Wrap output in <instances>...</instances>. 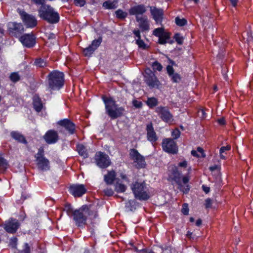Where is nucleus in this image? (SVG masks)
I'll return each mask as SVG.
<instances>
[{"mask_svg":"<svg viewBox=\"0 0 253 253\" xmlns=\"http://www.w3.org/2000/svg\"><path fill=\"white\" fill-rule=\"evenodd\" d=\"M116 172L114 170L108 171L106 175H104V180L107 184H112L115 180Z\"/></svg>","mask_w":253,"mask_h":253,"instance_id":"a878e982","label":"nucleus"},{"mask_svg":"<svg viewBox=\"0 0 253 253\" xmlns=\"http://www.w3.org/2000/svg\"><path fill=\"white\" fill-rule=\"evenodd\" d=\"M217 121L218 124L220 125H224L225 124V120L223 118L218 119Z\"/></svg>","mask_w":253,"mask_h":253,"instance_id":"0e129e2a","label":"nucleus"},{"mask_svg":"<svg viewBox=\"0 0 253 253\" xmlns=\"http://www.w3.org/2000/svg\"><path fill=\"white\" fill-rule=\"evenodd\" d=\"M77 150L79 155L84 158L88 157V153L86 149L83 144H78L77 146Z\"/></svg>","mask_w":253,"mask_h":253,"instance_id":"c85d7f7f","label":"nucleus"},{"mask_svg":"<svg viewBox=\"0 0 253 253\" xmlns=\"http://www.w3.org/2000/svg\"><path fill=\"white\" fill-rule=\"evenodd\" d=\"M153 35L159 38L158 43L161 44H165L167 42L172 43V41H169L171 34L166 31L163 27L155 29L153 31Z\"/></svg>","mask_w":253,"mask_h":253,"instance_id":"1a4fd4ad","label":"nucleus"},{"mask_svg":"<svg viewBox=\"0 0 253 253\" xmlns=\"http://www.w3.org/2000/svg\"><path fill=\"white\" fill-rule=\"evenodd\" d=\"M85 0H74V3L77 6L82 7L85 4Z\"/></svg>","mask_w":253,"mask_h":253,"instance_id":"de8ad7c7","label":"nucleus"},{"mask_svg":"<svg viewBox=\"0 0 253 253\" xmlns=\"http://www.w3.org/2000/svg\"><path fill=\"white\" fill-rule=\"evenodd\" d=\"M144 81L147 85L151 89H160L162 87V83L155 73L150 69L145 70L144 75Z\"/></svg>","mask_w":253,"mask_h":253,"instance_id":"423d86ee","label":"nucleus"},{"mask_svg":"<svg viewBox=\"0 0 253 253\" xmlns=\"http://www.w3.org/2000/svg\"><path fill=\"white\" fill-rule=\"evenodd\" d=\"M212 205L211 200L210 199H207L205 201V207L207 209L211 207Z\"/></svg>","mask_w":253,"mask_h":253,"instance_id":"6e6d98bb","label":"nucleus"},{"mask_svg":"<svg viewBox=\"0 0 253 253\" xmlns=\"http://www.w3.org/2000/svg\"><path fill=\"white\" fill-rule=\"evenodd\" d=\"M189 180V177L188 175H186L183 177L182 182L184 184H187Z\"/></svg>","mask_w":253,"mask_h":253,"instance_id":"bf43d9fd","label":"nucleus"},{"mask_svg":"<svg viewBox=\"0 0 253 253\" xmlns=\"http://www.w3.org/2000/svg\"><path fill=\"white\" fill-rule=\"evenodd\" d=\"M102 41V38L101 37H99L97 39L93 40L90 45L94 48L95 50L100 45Z\"/></svg>","mask_w":253,"mask_h":253,"instance_id":"72a5a7b5","label":"nucleus"},{"mask_svg":"<svg viewBox=\"0 0 253 253\" xmlns=\"http://www.w3.org/2000/svg\"><path fill=\"white\" fill-rule=\"evenodd\" d=\"M136 43L138 45L139 47L143 49H145L147 47L146 44H145L144 42L141 39H136Z\"/></svg>","mask_w":253,"mask_h":253,"instance_id":"58836bf2","label":"nucleus"},{"mask_svg":"<svg viewBox=\"0 0 253 253\" xmlns=\"http://www.w3.org/2000/svg\"><path fill=\"white\" fill-rule=\"evenodd\" d=\"M96 165L101 168H106L111 164L109 156L104 153L98 152L94 157Z\"/></svg>","mask_w":253,"mask_h":253,"instance_id":"ddd939ff","label":"nucleus"},{"mask_svg":"<svg viewBox=\"0 0 253 253\" xmlns=\"http://www.w3.org/2000/svg\"><path fill=\"white\" fill-rule=\"evenodd\" d=\"M220 168V166L218 165H214L213 166L210 167L209 169L211 171H213L215 170L218 169Z\"/></svg>","mask_w":253,"mask_h":253,"instance_id":"052dcab7","label":"nucleus"},{"mask_svg":"<svg viewBox=\"0 0 253 253\" xmlns=\"http://www.w3.org/2000/svg\"><path fill=\"white\" fill-rule=\"evenodd\" d=\"M231 149L230 146H222L220 148L219 152L225 153L226 151H229Z\"/></svg>","mask_w":253,"mask_h":253,"instance_id":"5fc2aeb1","label":"nucleus"},{"mask_svg":"<svg viewBox=\"0 0 253 253\" xmlns=\"http://www.w3.org/2000/svg\"><path fill=\"white\" fill-rule=\"evenodd\" d=\"M146 131L147 140L154 145L158 140V137L151 123L147 125Z\"/></svg>","mask_w":253,"mask_h":253,"instance_id":"6ab92c4d","label":"nucleus"},{"mask_svg":"<svg viewBox=\"0 0 253 253\" xmlns=\"http://www.w3.org/2000/svg\"><path fill=\"white\" fill-rule=\"evenodd\" d=\"M39 15L49 23L54 24L59 21V15L49 5H42L38 10Z\"/></svg>","mask_w":253,"mask_h":253,"instance_id":"7ed1b4c3","label":"nucleus"},{"mask_svg":"<svg viewBox=\"0 0 253 253\" xmlns=\"http://www.w3.org/2000/svg\"><path fill=\"white\" fill-rule=\"evenodd\" d=\"M116 16L117 18L124 19L127 16V13L122 9H118L115 11Z\"/></svg>","mask_w":253,"mask_h":253,"instance_id":"473e14b6","label":"nucleus"},{"mask_svg":"<svg viewBox=\"0 0 253 253\" xmlns=\"http://www.w3.org/2000/svg\"><path fill=\"white\" fill-rule=\"evenodd\" d=\"M69 191L75 197H80L86 192V189L83 184H74L70 187Z\"/></svg>","mask_w":253,"mask_h":253,"instance_id":"f3484780","label":"nucleus"},{"mask_svg":"<svg viewBox=\"0 0 253 253\" xmlns=\"http://www.w3.org/2000/svg\"><path fill=\"white\" fill-rule=\"evenodd\" d=\"M10 79L13 82H17L20 80V76L17 73H12L10 76Z\"/></svg>","mask_w":253,"mask_h":253,"instance_id":"79ce46f5","label":"nucleus"},{"mask_svg":"<svg viewBox=\"0 0 253 253\" xmlns=\"http://www.w3.org/2000/svg\"><path fill=\"white\" fill-rule=\"evenodd\" d=\"M131 189L136 199L145 201L150 198L149 189L144 182H135L132 183Z\"/></svg>","mask_w":253,"mask_h":253,"instance_id":"39448f33","label":"nucleus"},{"mask_svg":"<svg viewBox=\"0 0 253 253\" xmlns=\"http://www.w3.org/2000/svg\"><path fill=\"white\" fill-rule=\"evenodd\" d=\"M152 66L154 70L161 71L163 69L162 65L158 61L153 62Z\"/></svg>","mask_w":253,"mask_h":253,"instance_id":"4c0bfd02","label":"nucleus"},{"mask_svg":"<svg viewBox=\"0 0 253 253\" xmlns=\"http://www.w3.org/2000/svg\"><path fill=\"white\" fill-rule=\"evenodd\" d=\"M180 135V132L178 128H175L171 132V136L174 139H177Z\"/></svg>","mask_w":253,"mask_h":253,"instance_id":"c03bdc74","label":"nucleus"},{"mask_svg":"<svg viewBox=\"0 0 253 253\" xmlns=\"http://www.w3.org/2000/svg\"><path fill=\"white\" fill-rule=\"evenodd\" d=\"M95 51L94 48H93L90 45H89L87 47L84 48V53L85 56H90L93 52Z\"/></svg>","mask_w":253,"mask_h":253,"instance_id":"f704fd0d","label":"nucleus"},{"mask_svg":"<svg viewBox=\"0 0 253 253\" xmlns=\"http://www.w3.org/2000/svg\"><path fill=\"white\" fill-rule=\"evenodd\" d=\"M20 15L23 22L27 28H33L37 24V21L35 16L27 14L25 11H20Z\"/></svg>","mask_w":253,"mask_h":253,"instance_id":"4468645a","label":"nucleus"},{"mask_svg":"<svg viewBox=\"0 0 253 253\" xmlns=\"http://www.w3.org/2000/svg\"><path fill=\"white\" fill-rule=\"evenodd\" d=\"M35 3L38 5H45V0H32Z\"/></svg>","mask_w":253,"mask_h":253,"instance_id":"4d7b16f0","label":"nucleus"},{"mask_svg":"<svg viewBox=\"0 0 253 253\" xmlns=\"http://www.w3.org/2000/svg\"><path fill=\"white\" fill-rule=\"evenodd\" d=\"M19 41L24 46L28 47H31L35 44V38L32 34H25L21 36Z\"/></svg>","mask_w":253,"mask_h":253,"instance_id":"412c9836","label":"nucleus"},{"mask_svg":"<svg viewBox=\"0 0 253 253\" xmlns=\"http://www.w3.org/2000/svg\"><path fill=\"white\" fill-rule=\"evenodd\" d=\"M120 176L122 179L125 180L126 182H129V180L125 174L121 173Z\"/></svg>","mask_w":253,"mask_h":253,"instance_id":"680f3d73","label":"nucleus"},{"mask_svg":"<svg viewBox=\"0 0 253 253\" xmlns=\"http://www.w3.org/2000/svg\"><path fill=\"white\" fill-rule=\"evenodd\" d=\"M35 157L39 169L42 170H48L49 169V161L44 156V149L40 147Z\"/></svg>","mask_w":253,"mask_h":253,"instance_id":"6e6552de","label":"nucleus"},{"mask_svg":"<svg viewBox=\"0 0 253 253\" xmlns=\"http://www.w3.org/2000/svg\"><path fill=\"white\" fill-rule=\"evenodd\" d=\"M146 11V8L143 4H138L130 8L128 10L129 14L130 15H135L138 16V15H142Z\"/></svg>","mask_w":253,"mask_h":253,"instance_id":"5701e85b","label":"nucleus"},{"mask_svg":"<svg viewBox=\"0 0 253 253\" xmlns=\"http://www.w3.org/2000/svg\"><path fill=\"white\" fill-rule=\"evenodd\" d=\"M174 39L178 44H182L183 41V37L179 33H176L174 36Z\"/></svg>","mask_w":253,"mask_h":253,"instance_id":"a19ab883","label":"nucleus"},{"mask_svg":"<svg viewBox=\"0 0 253 253\" xmlns=\"http://www.w3.org/2000/svg\"><path fill=\"white\" fill-rule=\"evenodd\" d=\"M173 83H177L181 81V77L178 73H175L169 76Z\"/></svg>","mask_w":253,"mask_h":253,"instance_id":"c9c22d12","label":"nucleus"},{"mask_svg":"<svg viewBox=\"0 0 253 253\" xmlns=\"http://www.w3.org/2000/svg\"><path fill=\"white\" fill-rule=\"evenodd\" d=\"M11 136L13 138L20 142L23 143H26V140L25 137L19 132L12 131L11 132Z\"/></svg>","mask_w":253,"mask_h":253,"instance_id":"cd10ccee","label":"nucleus"},{"mask_svg":"<svg viewBox=\"0 0 253 253\" xmlns=\"http://www.w3.org/2000/svg\"><path fill=\"white\" fill-rule=\"evenodd\" d=\"M162 148L164 151L170 154H176L178 147L175 142L171 138H165L163 140Z\"/></svg>","mask_w":253,"mask_h":253,"instance_id":"f8f14e48","label":"nucleus"},{"mask_svg":"<svg viewBox=\"0 0 253 253\" xmlns=\"http://www.w3.org/2000/svg\"><path fill=\"white\" fill-rule=\"evenodd\" d=\"M178 165L181 168H186L187 166V162L186 160H184L182 162H179Z\"/></svg>","mask_w":253,"mask_h":253,"instance_id":"13d9d810","label":"nucleus"},{"mask_svg":"<svg viewBox=\"0 0 253 253\" xmlns=\"http://www.w3.org/2000/svg\"><path fill=\"white\" fill-rule=\"evenodd\" d=\"M102 99L105 105L106 113L112 119H115L123 115L125 111L124 108L119 107L112 97L103 96Z\"/></svg>","mask_w":253,"mask_h":253,"instance_id":"f03ea898","label":"nucleus"},{"mask_svg":"<svg viewBox=\"0 0 253 253\" xmlns=\"http://www.w3.org/2000/svg\"><path fill=\"white\" fill-rule=\"evenodd\" d=\"M47 78L50 90H59L64 85V74L62 72L53 71L48 75Z\"/></svg>","mask_w":253,"mask_h":253,"instance_id":"20e7f679","label":"nucleus"},{"mask_svg":"<svg viewBox=\"0 0 253 253\" xmlns=\"http://www.w3.org/2000/svg\"><path fill=\"white\" fill-rule=\"evenodd\" d=\"M33 104L34 109L37 112H41L43 108V104L41 99L38 95H36L33 97Z\"/></svg>","mask_w":253,"mask_h":253,"instance_id":"393cba45","label":"nucleus"},{"mask_svg":"<svg viewBox=\"0 0 253 253\" xmlns=\"http://www.w3.org/2000/svg\"><path fill=\"white\" fill-rule=\"evenodd\" d=\"M57 124L65 128L70 134H73L75 133V125L71 120L64 119L59 121Z\"/></svg>","mask_w":253,"mask_h":253,"instance_id":"a211bd4d","label":"nucleus"},{"mask_svg":"<svg viewBox=\"0 0 253 253\" xmlns=\"http://www.w3.org/2000/svg\"><path fill=\"white\" fill-rule=\"evenodd\" d=\"M17 242V239L15 237H13L10 239V245L13 248H15Z\"/></svg>","mask_w":253,"mask_h":253,"instance_id":"09e8293b","label":"nucleus"},{"mask_svg":"<svg viewBox=\"0 0 253 253\" xmlns=\"http://www.w3.org/2000/svg\"><path fill=\"white\" fill-rule=\"evenodd\" d=\"M20 226L18 221L15 219L11 218L6 221L3 224L5 230L9 233H14Z\"/></svg>","mask_w":253,"mask_h":253,"instance_id":"dca6fc26","label":"nucleus"},{"mask_svg":"<svg viewBox=\"0 0 253 253\" xmlns=\"http://www.w3.org/2000/svg\"><path fill=\"white\" fill-rule=\"evenodd\" d=\"M133 33L134 35L135 38H136V39H141L140 32L139 30L134 29L133 31Z\"/></svg>","mask_w":253,"mask_h":253,"instance_id":"864d4df0","label":"nucleus"},{"mask_svg":"<svg viewBox=\"0 0 253 253\" xmlns=\"http://www.w3.org/2000/svg\"><path fill=\"white\" fill-rule=\"evenodd\" d=\"M181 173L178 171L176 167H172L169 170V178L173 180L178 185V188L184 193H187L189 189V186L187 184L185 186L182 185L181 183Z\"/></svg>","mask_w":253,"mask_h":253,"instance_id":"0eeeda50","label":"nucleus"},{"mask_svg":"<svg viewBox=\"0 0 253 253\" xmlns=\"http://www.w3.org/2000/svg\"><path fill=\"white\" fill-rule=\"evenodd\" d=\"M191 154L193 156L197 157V158H199V157L204 158L206 157V155L204 153L203 149L200 147H198L197 148L196 150H192Z\"/></svg>","mask_w":253,"mask_h":253,"instance_id":"c756f323","label":"nucleus"},{"mask_svg":"<svg viewBox=\"0 0 253 253\" xmlns=\"http://www.w3.org/2000/svg\"><path fill=\"white\" fill-rule=\"evenodd\" d=\"M167 71L169 76L174 73V69L171 65L167 66Z\"/></svg>","mask_w":253,"mask_h":253,"instance_id":"3c124183","label":"nucleus"},{"mask_svg":"<svg viewBox=\"0 0 253 253\" xmlns=\"http://www.w3.org/2000/svg\"><path fill=\"white\" fill-rule=\"evenodd\" d=\"M118 0H108L103 3V6L105 9H115L117 7Z\"/></svg>","mask_w":253,"mask_h":253,"instance_id":"bb28decb","label":"nucleus"},{"mask_svg":"<svg viewBox=\"0 0 253 253\" xmlns=\"http://www.w3.org/2000/svg\"><path fill=\"white\" fill-rule=\"evenodd\" d=\"M136 20L139 23V27L142 31L149 30V24L147 18L136 16Z\"/></svg>","mask_w":253,"mask_h":253,"instance_id":"b1692460","label":"nucleus"},{"mask_svg":"<svg viewBox=\"0 0 253 253\" xmlns=\"http://www.w3.org/2000/svg\"><path fill=\"white\" fill-rule=\"evenodd\" d=\"M151 14L154 20L157 23L162 21L164 15V10L162 8H158L155 6H151L150 8Z\"/></svg>","mask_w":253,"mask_h":253,"instance_id":"aec40b11","label":"nucleus"},{"mask_svg":"<svg viewBox=\"0 0 253 253\" xmlns=\"http://www.w3.org/2000/svg\"><path fill=\"white\" fill-rule=\"evenodd\" d=\"M115 190L118 193L124 192L126 189V185L118 181L115 184Z\"/></svg>","mask_w":253,"mask_h":253,"instance_id":"2f4dec72","label":"nucleus"},{"mask_svg":"<svg viewBox=\"0 0 253 253\" xmlns=\"http://www.w3.org/2000/svg\"><path fill=\"white\" fill-rule=\"evenodd\" d=\"M155 112L164 122L171 123L173 121V116L168 107L161 106L157 107Z\"/></svg>","mask_w":253,"mask_h":253,"instance_id":"9b49d317","label":"nucleus"},{"mask_svg":"<svg viewBox=\"0 0 253 253\" xmlns=\"http://www.w3.org/2000/svg\"><path fill=\"white\" fill-rule=\"evenodd\" d=\"M158 100L156 97H149L147 99V101L146 102V104L149 108H152L158 104Z\"/></svg>","mask_w":253,"mask_h":253,"instance_id":"7c9ffc66","label":"nucleus"},{"mask_svg":"<svg viewBox=\"0 0 253 253\" xmlns=\"http://www.w3.org/2000/svg\"><path fill=\"white\" fill-rule=\"evenodd\" d=\"M132 104L136 108H141L142 107V102L135 99L132 100Z\"/></svg>","mask_w":253,"mask_h":253,"instance_id":"37998d69","label":"nucleus"},{"mask_svg":"<svg viewBox=\"0 0 253 253\" xmlns=\"http://www.w3.org/2000/svg\"><path fill=\"white\" fill-rule=\"evenodd\" d=\"M64 211H65L68 215L74 212L73 211L71 206L70 204H66L64 208Z\"/></svg>","mask_w":253,"mask_h":253,"instance_id":"49530a36","label":"nucleus"},{"mask_svg":"<svg viewBox=\"0 0 253 253\" xmlns=\"http://www.w3.org/2000/svg\"><path fill=\"white\" fill-rule=\"evenodd\" d=\"M226 153H221V152H219V155H220V159H226Z\"/></svg>","mask_w":253,"mask_h":253,"instance_id":"338daca9","label":"nucleus"},{"mask_svg":"<svg viewBox=\"0 0 253 253\" xmlns=\"http://www.w3.org/2000/svg\"><path fill=\"white\" fill-rule=\"evenodd\" d=\"M175 21L176 25L179 26H183L187 23V21L185 19H180L178 17L175 18Z\"/></svg>","mask_w":253,"mask_h":253,"instance_id":"ea45409f","label":"nucleus"},{"mask_svg":"<svg viewBox=\"0 0 253 253\" xmlns=\"http://www.w3.org/2000/svg\"><path fill=\"white\" fill-rule=\"evenodd\" d=\"M22 253H30V248L28 243L24 244V249L22 251Z\"/></svg>","mask_w":253,"mask_h":253,"instance_id":"603ef678","label":"nucleus"},{"mask_svg":"<svg viewBox=\"0 0 253 253\" xmlns=\"http://www.w3.org/2000/svg\"><path fill=\"white\" fill-rule=\"evenodd\" d=\"M202 224V220L200 219H198L196 222V225L199 226Z\"/></svg>","mask_w":253,"mask_h":253,"instance_id":"774afa93","label":"nucleus"},{"mask_svg":"<svg viewBox=\"0 0 253 253\" xmlns=\"http://www.w3.org/2000/svg\"><path fill=\"white\" fill-rule=\"evenodd\" d=\"M73 218L78 226H84L88 219L93 220L97 216L96 211L90 210L87 206H83L73 212Z\"/></svg>","mask_w":253,"mask_h":253,"instance_id":"f257e3e1","label":"nucleus"},{"mask_svg":"<svg viewBox=\"0 0 253 253\" xmlns=\"http://www.w3.org/2000/svg\"><path fill=\"white\" fill-rule=\"evenodd\" d=\"M129 156L130 159L133 160L135 167L138 169L143 168L146 166L145 159L137 150L131 149L130 150Z\"/></svg>","mask_w":253,"mask_h":253,"instance_id":"9d476101","label":"nucleus"},{"mask_svg":"<svg viewBox=\"0 0 253 253\" xmlns=\"http://www.w3.org/2000/svg\"><path fill=\"white\" fill-rule=\"evenodd\" d=\"M203 190L206 193H208L210 192V188L207 186H205L204 185H203L202 186Z\"/></svg>","mask_w":253,"mask_h":253,"instance_id":"69168bd1","label":"nucleus"},{"mask_svg":"<svg viewBox=\"0 0 253 253\" xmlns=\"http://www.w3.org/2000/svg\"><path fill=\"white\" fill-rule=\"evenodd\" d=\"M35 64L38 67H43L46 66V62L43 59L39 58L35 60Z\"/></svg>","mask_w":253,"mask_h":253,"instance_id":"e433bc0d","label":"nucleus"},{"mask_svg":"<svg viewBox=\"0 0 253 253\" xmlns=\"http://www.w3.org/2000/svg\"><path fill=\"white\" fill-rule=\"evenodd\" d=\"M181 212L184 215H188L189 212V209L187 204L185 203L183 205Z\"/></svg>","mask_w":253,"mask_h":253,"instance_id":"a18cd8bd","label":"nucleus"},{"mask_svg":"<svg viewBox=\"0 0 253 253\" xmlns=\"http://www.w3.org/2000/svg\"><path fill=\"white\" fill-rule=\"evenodd\" d=\"M43 137L47 143L53 144L57 141L58 135L57 131L51 129L46 132Z\"/></svg>","mask_w":253,"mask_h":253,"instance_id":"4be33fe9","label":"nucleus"},{"mask_svg":"<svg viewBox=\"0 0 253 253\" xmlns=\"http://www.w3.org/2000/svg\"><path fill=\"white\" fill-rule=\"evenodd\" d=\"M8 31L11 35L17 37L23 32L24 27L21 23L9 22L8 24Z\"/></svg>","mask_w":253,"mask_h":253,"instance_id":"2eb2a0df","label":"nucleus"},{"mask_svg":"<svg viewBox=\"0 0 253 253\" xmlns=\"http://www.w3.org/2000/svg\"><path fill=\"white\" fill-rule=\"evenodd\" d=\"M232 5L234 7H236L237 5L239 0H229Z\"/></svg>","mask_w":253,"mask_h":253,"instance_id":"e2e57ef3","label":"nucleus"},{"mask_svg":"<svg viewBox=\"0 0 253 253\" xmlns=\"http://www.w3.org/2000/svg\"><path fill=\"white\" fill-rule=\"evenodd\" d=\"M103 192L108 196H112L114 194V191L111 188H106L104 190Z\"/></svg>","mask_w":253,"mask_h":253,"instance_id":"8fccbe9b","label":"nucleus"}]
</instances>
